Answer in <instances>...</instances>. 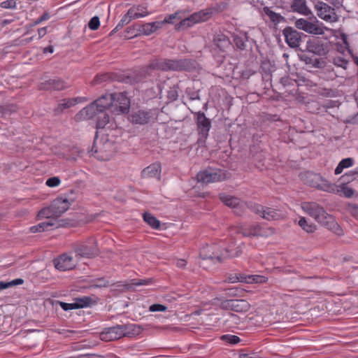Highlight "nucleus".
I'll return each instance as SVG.
<instances>
[{
  "mask_svg": "<svg viewBox=\"0 0 358 358\" xmlns=\"http://www.w3.org/2000/svg\"><path fill=\"white\" fill-rule=\"evenodd\" d=\"M234 43L236 46L240 50L245 48V43L248 41V36L245 33L236 35L234 36Z\"/></svg>",
  "mask_w": 358,
  "mask_h": 358,
  "instance_id": "36",
  "label": "nucleus"
},
{
  "mask_svg": "<svg viewBox=\"0 0 358 358\" xmlns=\"http://www.w3.org/2000/svg\"><path fill=\"white\" fill-rule=\"evenodd\" d=\"M302 180L309 186L324 192H334L336 190V187L334 184L329 182L317 173L306 172L302 176Z\"/></svg>",
  "mask_w": 358,
  "mask_h": 358,
  "instance_id": "6",
  "label": "nucleus"
},
{
  "mask_svg": "<svg viewBox=\"0 0 358 358\" xmlns=\"http://www.w3.org/2000/svg\"><path fill=\"white\" fill-rule=\"evenodd\" d=\"M238 233L245 237H268L274 234L275 233V230L273 227L264 228L260 224H256L248 227H241L238 229Z\"/></svg>",
  "mask_w": 358,
  "mask_h": 358,
  "instance_id": "12",
  "label": "nucleus"
},
{
  "mask_svg": "<svg viewBox=\"0 0 358 358\" xmlns=\"http://www.w3.org/2000/svg\"><path fill=\"white\" fill-rule=\"evenodd\" d=\"M76 256L84 258H94L99 255L96 241L94 238H90L85 242L78 243L74 246Z\"/></svg>",
  "mask_w": 358,
  "mask_h": 358,
  "instance_id": "8",
  "label": "nucleus"
},
{
  "mask_svg": "<svg viewBox=\"0 0 358 358\" xmlns=\"http://www.w3.org/2000/svg\"><path fill=\"white\" fill-rule=\"evenodd\" d=\"M221 339L230 344H237L241 341V338L238 336L229 334L222 336Z\"/></svg>",
  "mask_w": 358,
  "mask_h": 358,
  "instance_id": "43",
  "label": "nucleus"
},
{
  "mask_svg": "<svg viewBox=\"0 0 358 358\" xmlns=\"http://www.w3.org/2000/svg\"><path fill=\"white\" fill-rule=\"evenodd\" d=\"M113 94L103 95L77 113L74 120L76 122H81L94 118L96 115H101L107 110L111 112Z\"/></svg>",
  "mask_w": 358,
  "mask_h": 358,
  "instance_id": "2",
  "label": "nucleus"
},
{
  "mask_svg": "<svg viewBox=\"0 0 358 358\" xmlns=\"http://www.w3.org/2000/svg\"><path fill=\"white\" fill-rule=\"evenodd\" d=\"M191 113H194L196 117V124L199 134L197 143L199 146H203L206 143V141L208 136V132L211 127L210 120L206 117L203 112H194L193 110H191Z\"/></svg>",
  "mask_w": 358,
  "mask_h": 358,
  "instance_id": "7",
  "label": "nucleus"
},
{
  "mask_svg": "<svg viewBox=\"0 0 358 358\" xmlns=\"http://www.w3.org/2000/svg\"><path fill=\"white\" fill-rule=\"evenodd\" d=\"M161 165L159 163H154L145 168L141 172L143 178H160Z\"/></svg>",
  "mask_w": 358,
  "mask_h": 358,
  "instance_id": "21",
  "label": "nucleus"
},
{
  "mask_svg": "<svg viewBox=\"0 0 358 358\" xmlns=\"http://www.w3.org/2000/svg\"><path fill=\"white\" fill-rule=\"evenodd\" d=\"M152 282L151 278L136 280L132 279L129 281L123 282L122 284L117 285L119 289L122 291L133 290L135 286L147 285Z\"/></svg>",
  "mask_w": 358,
  "mask_h": 358,
  "instance_id": "19",
  "label": "nucleus"
},
{
  "mask_svg": "<svg viewBox=\"0 0 358 358\" xmlns=\"http://www.w3.org/2000/svg\"><path fill=\"white\" fill-rule=\"evenodd\" d=\"M333 63L337 66L346 69L348 64V61L341 57H336L334 58Z\"/></svg>",
  "mask_w": 358,
  "mask_h": 358,
  "instance_id": "44",
  "label": "nucleus"
},
{
  "mask_svg": "<svg viewBox=\"0 0 358 358\" xmlns=\"http://www.w3.org/2000/svg\"><path fill=\"white\" fill-rule=\"evenodd\" d=\"M292 80L289 77H283L280 79V83L284 85H290Z\"/></svg>",
  "mask_w": 358,
  "mask_h": 358,
  "instance_id": "60",
  "label": "nucleus"
},
{
  "mask_svg": "<svg viewBox=\"0 0 358 358\" xmlns=\"http://www.w3.org/2000/svg\"><path fill=\"white\" fill-rule=\"evenodd\" d=\"M130 108V101L124 93H113L111 113L115 115L127 113Z\"/></svg>",
  "mask_w": 358,
  "mask_h": 358,
  "instance_id": "11",
  "label": "nucleus"
},
{
  "mask_svg": "<svg viewBox=\"0 0 358 358\" xmlns=\"http://www.w3.org/2000/svg\"><path fill=\"white\" fill-rule=\"evenodd\" d=\"M194 68V63L189 59H155L150 61L149 64L141 67L137 74L136 80L140 81L152 74L154 70L163 71H189Z\"/></svg>",
  "mask_w": 358,
  "mask_h": 358,
  "instance_id": "1",
  "label": "nucleus"
},
{
  "mask_svg": "<svg viewBox=\"0 0 358 358\" xmlns=\"http://www.w3.org/2000/svg\"><path fill=\"white\" fill-rule=\"evenodd\" d=\"M95 117L97 129H103L110 122V117L106 111L103 112L101 115H96Z\"/></svg>",
  "mask_w": 358,
  "mask_h": 358,
  "instance_id": "35",
  "label": "nucleus"
},
{
  "mask_svg": "<svg viewBox=\"0 0 358 358\" xmlns=\"http://www.w3.org/2000/svg\"><path fill=\"white\" fill-rule=\"evenodd\" d=\"M164 22L145 23L141 27L139 31L143 35L149 36L156 31L158 29L161 28Z\"/></svg>",
  "mask_w": 358,
  "mask_h": 358,
  "instance_id": "25",
  "label": "nucleus"
},
{
  "mask_svg": "<svg viewBox=\"0 0 358 358\" xmlns=\"http://www.w3.org/2000/svg\"><path fill=\"white\" fill-rule=\"evenodd\" d=\"M196 23V20L194 18L193 20L192 14L188 17H187V18H185L184 20H182L180 22V27H192V25H194Z\"/></svg>",
  "mask_w": 358,
  "mask_h": 358,
  "instance_id": "45",
  "label": "nucleus"
},
{
  "mask_svg": "<svg viewBox=\"0 0 358 358\" xmlns=\"http://www.w3.org/2000/svg\"><path fill=\"white\" fill-rule=\"evenodd\" d=\"M223 254L222 250L218 245H207L203 247L200 251V257L203 259H216L218 262H222Z\"/></svg>",
  "mask_w": 358,
  "mask_h": 358,
  "instance_id": "16",
  "label": "nucleus"
},
{
  "mask_svg": "<svg viewBox=\"0 0 358 358\" xmlns=\"http://www.w3.org/2000/svg\"><path fill=\"white\" fill-rule=\"evenodd\" d=\"M215 45L221 50L224 51L230 45V42L227 36L224 34H217L214 38Z\"/></svg>",
  "mask_w": 358,
  "mask_h": 358,
  "instance_id": "28",
  "label": "nucleus"
},
{
  "mask_svg": "<svg viewBox=\"0 0 358 358\" xmlns=\"http://www.w3.org/2000/svg\"><path fill=\"white\" fill-rule=\"evenodd\" d=\"M55 226L56 228H58L61 226V224H59L58 222H52L51 221H46L43 222L37 225L32 226L30 227V231L31 233H37V232H42L46 230H48V228L50 227Z\"/></svg>",
  "mask_w": 358,
  "mask_h": 358,
  "instance_id": "27",
  "label": "nucleus"
},
{
  "mask_svg": "<svg viewBox=\"0 0 358 358\" xmlns=\"http://www.w3.org/2000/svg\"><path fill=\"white\" fill-rule=\"evenodd\" d=\"M140 327L136 324H117L105 328L100 334L101 340L108 342L122 337H131L138 332Z\"/></svg>",
  "mask_w": 358,
  "mask_h": 358,
  "instance_id": "4",
  "label": "nucleus"
},
{
  "mask_svg": "<svg viewBox=\"0 0 358 358\" xmlns=\"http://www.w3.org/2000/svg\"><path fill=\"white\" fill-rule=\"evenodd\" d=\"M143 220L152 228L157 229L160 227V222L150 213H145L143 215Z\"/></svg>",
  "mask_w": 358,
  "mask_h": 358,
  "instance_id": "34",
  "label": "nucleus"
},
{
  "mask_svg": "<svg viewBox=\"0 0 358 358\" xmlns=\"http://www.w3.org/2000/svg\"><path fill=\"white\" fill-rule=\"evenodd\" d=\"M132 14V10L127 11V13L122 17L121 20L119 22L117 25L115 27V29L111 31L110 34L119 31L121 29L124 25L129 24L132 19L130 15Z\"/></svg>",
  "mask_w": 358,
  "mask_h": 358,
  "instance_id": "38",
  "label": "nucleus"
},
{
  "mask_svg": "<svg viewBox=\"0 0 358 358\" xmlns=\"http://www.w3.org/2000/svg\"><path fill=\"white\" fill-rule=\"evenodd\" d=\"M168 96L171 98L173 100H175L178 97V94L176 91H171L169 92Z\"/></svg>",
  "mask_w": 358,
  "mask_h": 358,
  "instance_id": "64",
  "label": "nucleus"
},
{
  "mask_svg": "<svg viewBox=\"0 0 358 358\" xmlns=\"http://www.w3.org/2000/svg\"><path fill=\"white\" fill-rule=\"evenodd\" d=\"M59 304H60V306L61 308L64 310H73V309H77V307L78 306H76V303H65V302H59Z\"/></svg>",
  "mask_w": 358,
  "mask_h": 358,
  "instance_id": "53",
  "label": "nucleus"
},
{
  "mask_svg": "<svg viewBox=\"0 0 358 358\" xmlns=\"http://www.w3.org/2000/svg\"><path fill=\"white\" fill-rule=\"evenodd\" d=\"M262 217L268 221H277L283 220L285 215L279 209L265 206Z\"/></svg>",
  "mask_w": 358,
  "mask_h": 358,
  "instance_id": "20",
  "label": "nucleus"
},
{
  "mask_svg": "<svg viewBox=\"0 0 358 358\" xmlns=\"http://www.w3.org/2000/svg\"><path fill=\"white\" fill-rule=\"evenodd\" d=\"M245 207H246L245 203L241 201L240 204L238 206H237L236 207H234L233 208L234 212L237 215H242L244 213V210H245Z\"/></svg>",
  "mask_w": 358,
  "mask_h": 358,
  "instance_id": "52",
  "label": "nucleus"
},
{
  "mask_svg": "<svg viewBox=\"0 0 358 358\" xmlns=\"http://www.w3.org/2000/svg\"><path fill=\"white\" fill-rule=\"evenodd\" d=\"M23 280L21 278H17L10 281L11 286L18 285L23 283Z\"/></svg>",
  "mask_w": 358,
  "mask_h": 358,
  "instance_id": "62",
  "label": "nucleus"
},
{
  "mask_svg": "<svg viewBox=\"0 0 358 358\" xmlns=\"http://www.w3.org/2000/svg\"><path fill=\"white\" fill-rule=\"evenodd\" d=\"M93 300L90 296H83L81 298H76L74 299V303H76V306H79L77 307V309L87 307L90 306Z\"/></svg>",
  "mask_w": 358,
  "mask_h": 358,
  "instance_id": "39",
  "label": "nucleus"
},
{
  "mask_svg": "<svg viewBox=\"0 0 358 358\" xmlns=\"http://www.w3.org/2000/svg\"><path fill=\"white\" fill-rule=\"evenodd\" d=\"M109 285V282L105 278L98 279L97 283L92 285V287H106Z\"/></svg>",
  "mask_w": 358,
  "mask_h": 358,
  "instance_id": "55",
  "label": "nucleus"
},
{
  "mask_svg": "<svg viewBox=\"0 0 358 358\" xmlns=\"http://www.w3.org/2000/svg\"><path fill=\"white\" fill-rule=\"evenodd\" d=\"M166 309V306L159 303L152 304L149 308V310L150 312H163L165 311Z\"/></svg>",
  "mask_w": 358,
  "mask_h": 358,
  "instance_id": "50",
  "label": "nucleus"
},
{
  "mask_svg": "<svg viewBox=\"0 0 358 358\" xmlns=\"http://www.w3.org/2000/svg\"><path fill=\"white\" fill-rule=\"evenodd\" d=\"M236 280L246 283H264L267 281V278L259 275H239V276L236 277Z\"/></svg>",
  "mask_w": 358,
  "mask_h": 358,
  "instance_id": "24",
  "label": "nucleus"
},
{
  "mask_svg": "<svg viewBox=\"0 0 358 358\" xmlns=\"http://www.w3.org/2000/svg\"><path fill=\"white\" fill-rule=\"evenodd\" d=\"M306 50L309 52L322 56L328 53L329 44L319 38H313L308 41Z\"/></svg>",
  "mask_w": 358,
  "mask_h": 358,
  "instance_id": "14",
  "label": "nucleus"
},
{
  "mask_svg": "<svg viewBox=\"0 0 358 358\" xmlns=\"http://www.w3.org/2000/svg\"><path fill=\"white\" fill-rule=\"evenodd\" d=\"M250 307L249 303L245 300L233 299L232 310L235 312H247Z\"/></svg>",
  "mask_w": 358,
  "mask_h": 358,
  "instance_id": "30",
  "label": "nucleus"
},
{
  "mask_svg": "<svg viewBox=\"0 0 358 358\" xmlns=\"http://www.w3.org/2000/svg\"><path fill=\"white\" fill-rule=\"evenodd\" d=\"M67 87V84L59 78H54L41 83L42 90H62Z\"/></svg>",
  "mask_w": 358,
  "mask_h": 358,
  "instance_id": "18",
  "label": "nucleus"
},
{
  "mask_svg": "<svg viewBox=\"0 0 358 358\" xmlns=\"http://www.w3.org/2000/svg\"><path fill=\"white\" fill-rule=\"evenodd\" d=\"M293 12L308 16L313 15L310 9L307 6L306 0H293L291 4Z\"/></svg>",
  "mask_w": 358,
  "mask_h": 358,
  "instance_id": "22",
  "label": "nucleus"
},
{
  "mask_svg": "<svg viewBox=\"0 0 358 358\" xmlns=\"http://www.w3.org/2000/svg\"><path fill=\"white\" fill-rule=\"evenodd\" d=\"M46 33H47L46 27L40 28L38 30V38H41L43 37L46 34Z\"/></svg>",
  "mask_w": 358,
  "mask_h": 358,
  "instance_id": "61",
  "label": "nucleus"
},
{
  "mask_svg": "<svg viewBox=\"0 0 358 358\" xmlns=\"http://www.w3.org/2000/svg\"><path fill=\"white\" fill-rule=\"evenodd\" d=\"M222 252L223 254L222 261H224L227 259H231V258L239 257L242 253V250L240 248V247H237L236 248H235L234 250H229L228 249H222Z\"/></svg>",
  "mask_w": 358,
  "mask_h": 358,
  "instance_id": "37",
  "label": "nucleus"
},
{
  "mask_svg": "<svg viewBox=\"0 0 358 358\" xmlns=\"http://www.w3.org/2000/svg\"><path fill=\"white\" fill-rule=\"evenodd\" d=\"M341 166H342L343 169L345 168H349L352 166L353 164V159L352 158H345L342 159L339 162Z\"/></svg>",
  "mask_w": 358,
  "mask_h": 358,
  "instance_id": "54",
  "label": "nucleus"
},
{
  "mask_svg": "<svg viewBox=\"0 0 358 358\" xmlns=\"http://www.w3.org/2000/svg\"><path fill=\"white\" fill-rule=\"evenodd\" d=\"M105 75L97 76L93 80L94 84H99L106 79Z\"/></svg>",
  "mask_w": 358,
  "mask_h": 358,
  "instance_id": "59",
  "label": "nucleus"
},
{
  "mask_svg": "<svg viewBox=\"0 0 358 358\" xmlns=\"http://www.w3.org/2000/svg\"><path fill=\"white\" fill-rule=\"evenodd\" d=\"M315 9L317 16L326 22H336L338 20L335 9L323 1L317 2Z\"/></svg>",
  "mask_w": 358,
  "mask_h": 358,
  "instance_id": "13",
  "label": "nucleus"
},
{
  "mask_svg": "<svg viewBox=\"0 0 358 358\" xmlns=\"http://www.w3.org/2000/svg\"><path fill=\"white\" fill-rule=\"evenodd\" d=\"M179 13H175L169 15L164 20V24L165 23H173V20L175 19H180V17H178Z\"/></svg>",
  "mask_w": 358,
  "mask_h": 358,
  "instance_id": "56",
  "label": "nucleus"
},
{
  "mask_svg": "<svg viewBox=\"0 0 358 358\" xmlns=\"http://www.w3.org/2000/svg\"><path fill=\"white\" fill-rule=\"evenodd\" d=\"M263 12L269 17L270 20L275 24H278L285 20L283 16L279 13H275L267 6L263 8Z\"/></svg>",
  "mask_w": 358,
  "mask_h": 358,
  "instance_id": "33",
  "label": "nucleus"
},
{
  "mask_svg": "<svg viewBox=\"0 0 358 358\" xmlns=\"http://www.w3.org/2000/svg\"><path fill=\"white\" fill-rule=\"evenodd\" d=\"M233 306V299H227L221 301L220 307L223 310H231Z\"/></svg>",
  "mask_w": 358,
  "mask_h": 358,
  "instance_id": "49",
  "label": "nucleus"
},
{
  "mask_svg": "<svg viewBox=\"0 0 358 358\" xmlns=\"http://www.w3.org/2000/svg\"><path fill=\"white\" fill-rule=\"evenodd\" d=\"M89 28L92 30H96L100 26V21L98 16L93 17L88 23Z\"/></svg>",
  "mask_w": 358,
  "mask_h": 358,
  "instance_id": "46",
  "label": "nucleus"
},
{
  "mask_svg": "<svg viewBox=\"0 0 358 358\" xmlns=\"http://www.w3.org/2000/svg\"><path fill=\"white\" fill-rule=\"evenodd\" d=\"M299 225L307 233H313L316 230V226L308 223L305 217H301L299 221Z\"/></svg>",
  "mask_w": 358,
  "mask_h": 358,
  "instance_id": "41",
  "label": "nucleus"
},
{
  "mask_svg": "<svg viewBox=\"0 0 358 358\" xmlns=\"http://www.w3.org/2000/svg\"><path fill=\"white\" fill-rule=\"evenodd\" d=\"M55 267L59 271H69L74 268L76 263L71 256L64 253L53 260Z\"/></svg>",
  "mask_w": 358,
  "mask_h": 358,
  "instance_id": "17",
  "label": "nucleus"
},
{
  "mask_svg": "<svg viewBox=\"0 0 358 358\" xmlns=\"http://www.w3.org/2000/svg\"><path fill=\"white\" fill-rule=\"evenodd\" d=\"M354 192H354L353 189H352L351 187H344L343 188V193L345 195V196L347 198L352 197L354 194Z\"/></svg>",
  "mask_w": 358,
  "mask_h": 358,
  "instance_id": "57",
  "label": "nucleus"
},
{
  "mask_svg": "<svg viewBox=\"0 0 358 358\" xmlns=\"http://www.w3.org/2000/svg\"><path fill=\"white\" fill-rule=\"evenodd\" d=\"M196 177L199 182L208 184L226 180L227 174L223 170L210 168L203 171H200Z\"/></svg>",
  "mask_w": 358,
  "mask_h": 358,
  "instance_id": "9",
  "label": "nucleus"
},
{
  "mask_svg": "<svg viewBox=\"0 0 358 358\" xmlns=\"http://www.w3.org/2000/svg\"><path fill=\"white\" fill-rule=\"evenodd\" d=\"M211 9L201 10L192 14V18L196 20V23L208 20L212 15Z\"/></svg>",
  "mask_w": 358,
  "mask_h": 358,
  "instance_id": "32",
  "label": "nucleus"
},
{
  "mask_svg": "<svg viewBox=\"0 0 358 358\" xmlns=\"http://www.w3.org/2000/svg\"><path fill=\"white\" fill-rule=\"evenodd\" d=\"M187 94L191 101L200 100V96L199 91H194L190 88H187L186 90Z\"/></svg>",
  "mask_w": 358,
  "mask_h": 358,
  "instance_id": "47",
  "label": "nucleus"
},
{
  "mask_svg": "<svg viewBox=\"0 0 358 358\" xmlns=\"http://www.w3.org/2000/svg\"><path fill=\"white\" fill-rule=\"evenodd\" d=\"M315 21L309 22L305 19L300 18L295 22V26L297 29H301L310 34L322 35L324 34V27L320 22L315 17Z\"/></svg>",
  "mask_w": 358,
  "mask_h": 358,
  "instance_id": "10",
  "label": "nucleus"
},
{
  "mask_svg": "<svg viewBox=\"0 0 358 358\" xmlns=\"http://www.w3.org/2000/svg\"><path fill=\"white\" fill-rule=\"evenodd\" d=\"M285 42L292 48H298L301 41V33L291 27H287L282 30Z\"/></svg>",
  "mask_w": 358,
  "mask_h": 358,
  "instance_id": "15",
  "label": "nucleus"
},
{
  "mask_svg": "<svg viewBox=\"0 0 358 358\" xmlns=\"http://www.w3.org/2000/svg\"><path fill=\"white\" fill-rule=\"evenodd\" d=\"M60 179L58 177H52L46 180V185L50 187H55L60 184Z\"/></svg>",
  "mask_w": 358,
  "mask_h": 358,
  "instance_id": "48",
  "label": "nucleus"
},
{
  "mask_svg": "<svg viewBox=\"0 0 358 358\" xmlns=\"http://www.w3.org/2000/svg\"><path fill=\"white\" fill-rule=\"evenodd\" d=\"M245 204L248 208H249L255 214L259 215L262 217V215H263V211L264 210L265 206L252 202H248L245 203Z\"/></svg>",
  "mask_w": 358,
  "mask_h": 358,
  "instance_id": "40",
  "label": "nucleus"
},
{
  "mask_svg": "<svg viewBox=\"0 0 358 358\" xmlns=\"http://www.w3.org/2000/svg\"><path fill=\"white\" fill-rule=\"evenodd\" d=\"M76 104V99H64L61 100L57 107L54 109V114L59 115L62 114L65 109L69 108Z\"/></svg>",
  "mask_w": 358,
  "mask_h": 358,
  "instance_id": "26",
  "label": "nucleus"
},
{
  "mask_svg": "<svg viewBox=\"0 0 358 358\" xmlns=\"http://www.w3.org/2000/svg\"><path fill=\"white\" fill-rule=\"evenodd\" d=\"M302 209L318 223L329 229L341 231L333 216L328 214L322 206L315 202H303Z\"/></svg>",
  "mask_w": 358,
  "mask_h": 358,
  "instance_id": "3",
  "label": "nucleus"
},
{
  "mask_svg": "<svg viewBox=\"0 0 358 358\" xmlns=\"http://www.w3.org/2000/svg\"><path fill=\"white\" fill-rule=\"evenodd\" d=\"M69 204L67 199L57 198L48 207L41 209L38 216L46 218L58 217L69 209Z\"/></svg>",
  "mask_w": 358,
  "mask_h": 358,
  "instance_id": "5",
  "label": "nucleus"
},
{
  "mask_svg": "<svg viewBox=\"0 0 358 358\" xmlns=\"http://www.w3.org/2000/svg\"><path fill=\"white\" fill-rule=\"evenodd\" d=\"M152 118V114L150 111L138 110L131 115L132 122L139 124H147Z\"/></svg>",
  "mask_w": 358,
  "mask_h": 358,
  "instance_id": "23",
  "label": "nucleus"
},
{
  "mask_svg": "<svg viewBox=\"0 0 358 358\" xmlns=\"http://www.w3.org/2000/svg\"><path fill=\"white\" fill-rule=\"evenodd\" d=\"M131 10H132V14H131L130 16L132 19H137L149 15L147 8L141 5L136 7H132L128 10V11Z\"/></svg>",
  "mask_w": 358,
  "mask_h": 358,
  "instance_id": "31",
  "label": "nucleus"
},
{
  "mask_svg": "<svg viewBox=\"0 0 358 358\" xmlns=\"http://www.w3.org/2000/svg\"><path fill=\"white\" fill-rule=\"evenodd\" d=\"M0 6L3 8H14L16 6L15 0H6L1 3Z\"/></svg>",
  "mask_w": 358,
  "mask_h": 358,
  "instance_id": "51",
  "label": "nucleus"
},
{
  "mask_svg": "<svg viewBox=\"0 0 358 358\" xmlns=\"http://www.w3.org/2000/svg\"><path fill=\"white\" fill-rule=\"evenodd\" d=\"M220 199L226 206L231 208H234V207L238 206L240 204V202L241 201L237 197L225 194H220Z\"/></svg>",
  "mask_w": 358,
  "mask_h": 358,
  "instance_id": "29",
  "label": "nucleus"
},
{
  "mask_svg": "<svg viewBox=\"0 0 358 358\" xmlns=\"http://www.w3.org/2000/svg\"><path fill=\"white\" fill-rule=\"evenodd\" d=\"M345 210L352 217L358 220V203H346Z\"/></svg>",
  "mask_w": 358,
  "mask_h": 358,
  "instance_id": "42",
  "label": "nucleus"
},
{
  "mask_svg": "<svg viewBox=\"0 0 358 358\" xmlns=\"http://www.w3.org/2000/svg\"><path fill=\"white\" fill-rule=\"evenodd\" d=\"M254 354L240 353L239 358H256Z\"/></svg>",
  "mask_w": 358,
  "mask_h": 358,
  "instance_id": "63",
  "label": "nucleus"
},
{
  "mask_svg": "<svg viewBox=\"0 0 358 358\" xmlns=\"http://www.w3.org/2000/svg\"><path fill=\"white\" fill-rule=\"evenodd\" d=\"M10 287H12L10 281V282L0 281V292L3 289L9 288Z\"/></svg>",
  "mask_w": 358,
  "mask_h": 358,
  "instance_id": "58",
  "label": "nucleus"
}]
</instances>
